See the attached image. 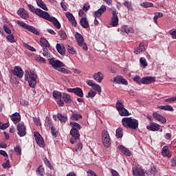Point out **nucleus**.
<instances>
[{
	"mask_svg": "<svg viewBox=\"0 0 176 176\" xmlns=\"http://www.w3.org/2000/svg\"><path fill=\"white\" fill-rule=\"evenodd\" d=\"M122 124L126 129H131V130H137L138 128V120L132 118H123L122 119Z\"/></svg>",
	"mask_w": 176,
	"mask_h": 176,
	"instance_id": "f257e3e1",
	"label": "nucleus"
},
{
	"mask_svg": "<svg viewBox=\"0 0 176 176\" xmlns=\"http://www.w3.org/2000/svg\"><path fill=\"white\" fill-rule=\"evenodd\" d=\"M49 64L50 65H52L54 69H56L62 74H71V71L63 67H64V63H63V62L60 61L59 60H54L53 58H50Z\"/></svg>",
	"mask_w": 176,
	"mask_h": 176,
	"instance_id": "f03ea898",
	"label": "nucleus"
},
{
	"mask_svg": "<svg viewBox=\"0 0 176 176\" xmlns=\"http://www.w3.org/2000/svg\"><path fill=\"white\" fill-rule=\"evenodd\" d=\"M38 76L36 73L34 72V70L26 71L25 74V80L28 82L30 87L32 89H35V86H36V78Z\"/></svg>",
	"mask_w": 176,
	"mask_h": 176,
	"instance_id": "7ed1b4c3",
	"label": "nucleus"
},
{
	"mask_svg": "<svg viewBox=\"0 0 176 176\" xmlns=\"http://www.w3.org/2000/svg\"><path fill=\"white\" fill-rule=\"evenodd\" d=\"M75 38L77 44L78 45V46H80V47H82L83 50H88L89 47H87V44L85 43V38H83V36L80 34V33L76 32Z\"/></svg>",
	"mask_w": 176,
	"mask_h": 176,
	"instance_id": "20e7f679",
	"label": "nucleus"
},
{
	"mask_svg": "<svg viewBox=\"0 0 176 176\" xmlns=\"http://www.w3.org/2000/svg\"><path fill=\"white\" fill-rule=\"evenodd\" d=\"M43 19H44L45 20H47L48 21H51L54 27L57 28V30H60L61 28V24L58 21V20H57V19H56L54 16H51L49 12H45V14L44 15Z\"/></svg>",
	"mask_w": 176,
	"mask_h": 176,
	"instance_id": "39448f33",
	"label": "nucleus"
},
{
	"mask_svg": "<svg viewBox=\"0 0 176 176\" xmlns=\"http://www.w3.org/2000/svg\"><path fill=\"white\" fill-rule=\"evenodd\" d=\"M102 142L104 148L111 146V137H109V133L107 130H103L102 132Z\"/></svg>",
	"mask_w": 176,
	"mask_h": 176,
	"instance_id": "423d86ee",
	"label": "nucleus"
},
{
	"mask_svg": "<svg viewBox=\"0 0 176 176\" xmlns=\"http://www.w3.org/2000/svg\"><path fill=\"white\" fill-rule=\"evenodd\" d=\"M28 8H29V10L32 12V13H34V14H36V16H38V17H41V19H43V17L45 16V14L47 12L42 10L40 8H35V7H34V6L31 4H28Z\"/></svg>",
	"mask_w": 176,
	"mask_h": 176,
	"instance_id": "0eeeda50",
	"label": "nucleus"
},
{
	"mask_svg": "<svg viewBox=\"0 0 176 176\" xmlns=\"http://www.w3.org/2000/svg\"><path fill=\"white\" fill-rule=\"evenodd\" d=\"M17 134L19 137H24L27 135V128L23 123H19L16 126Z\"/></svg>",
	"mask_w": 176,
	"mask_h": 176,
	"instance_id": "6e6552de",
	"label": "nucleus"
},
{
	"mask_svg": "<svg viewBox=\"0 0 176 176\" xmlns=\"http://www.w3.org/2000/svg\"><path fill=\"white\" fill-rule=\"evenodd\" d=\"M34 137L35 138V141L41 148H45V140H43V138L41 135V133L38 132L34 133Z\"/></svg>",
	"mask_w": 176,
	"mask_h": 176,
	"instance_id": "1a4fd4ad",
	"label": "nucleus"
},
{
	"mask_svg": "<svg viewBox=\"0 0 176 176\" xmlns=\"http://www.w3.org/2000/svg\"><path fill=\"white\" fill-rule=\"evenodd\" d=\"M70 135L72 138H70V144H75L80 138V133H79L78 131H73L70 130Z\"/></svg>",
	"mask_w": 176,
	"mask_h": 176,
	"instance_id": "9d476101",
	"label": "nucleus"
},
{
	"mask_svg": "<svg viewBox=\"0 0 176 176\" xmlns=\"http://www.w3.org/2000/svg\"><path fill=\"white\" fill-rule=\"evenodd\" d=\"M110 25L113 27H118V25H119V18L118 17V12L116 10L112 11V17Z\"/></svg>",
	"mask_w": 176,
	"mask_h": 176,
	"instance_id": "9b49d317",
	"label": "nucleus"
},
{
	"mask_svg": "<svg viewBox=\"0 0 176 176\" xmlns=\"http://www.w3.org/2000/svg\"><path fill=\"white\" fill-rule=\"evenodd\" d=\"M13 75L14 76H16V78H21L23 76H24V72H23V69H21L19 66H15L13 71H12Z\"/></svg>",
	"mask_w": 176,
	"mask_h": 176,
	"instance_id": "f8f14e48",
	"label": "nucleus"
},
{
	"mask_svg": "<svg viewBox=\"0 0 176 176\" xmlns=\"http://www.w3.org/2000/svg\"><path fill=\"white\" fill-rule=\"evenodd\" d=\"M153 118L154 119H155V120L160 122L163 124H164L167 122V120L166 119V118L164 116L159 114V113H157V112H154L153 113Z\"/></svg>",
	"mask_w": 176,
	"mask_h": 176,
	"instance_id": "ddd939ff",
	"label": "nucleus"
},
{
	"mask_svg": "<svg viewBox=\"0 0 176 176\" xmlns=\"http://www.w3.org/2000/svg\"><path fill=\"white\" fill-rule=\"evenodd\" d=\"M107 11V7L105 6H102L100 8L94 12V17L97 19V17H101L103 13H105Z\"/></svg>",
	"mask_w": 176,
	"mask_h": 176,
	"instance_id": "4468645a",
	"label": "nucleus"
},
{
	"mask_svg": "<svg viewBox=\"0 0 176 176\" xmlns=\"http://www.w3.org/2000/svg\"><path fill=\"white\" fill-rule=\"evenodd\" d=\"M146 129L149 131H159L160 130V124L156 122H151L150 125L146 126Z\"/></svg>",
	"mask_w": 176,
	"mask_h": 176,
	"instance_id": "2eb2a0df",
	"label": "nucleus"
},
{
	"mask_svg": "<svg viewBox=\"0 0 176 176\" xmlns=\"http://www.w3.org/2000/svg\"><path fill=\"white\" fill-rule=\"evenodd\" d=\"M156 80V78L153 76H146L142 78V85H150V83H153Z\"/></svg>",
	"mask_w": 176,
	"mask_h": 176,
	"instance_id": "dca6fc26",
	"label": "nucleus"
},
{
	"mask_svg": "<svg viewBox=\"0 0 176 176\" xmlns=\"http://www.w3.org/2000/svg\"><path fill=\"white\" fill-rule=\"evenodd\" d=\"M65 16L67 19H68L69 21L72 23V25L76 27V24H78V23L76 22V20H75V16H74V14L69 12H67L65 13Z\"/></svg>",
	"mask_w": 176,
	"mask_h": 176,
	"instance_id": "f3484780",
	"label": "nucleus"
},
{
	"mask_svg": "<svg viewBox=\"0 0 176 176\" xmlns=\"http://www.w3.org/2000/svg\"><path fill=\"white\" fill-rule=\"evenodd\" d=\"M93 78L96 82L101 83L104 79V74L101 72H98L93 74Z\"/></svg>",
	"mask_w": 176,
	"mask_h": 176,
	"instance_id": "a211bd4d",
	"label": "nucleus"
},
{
	"mask_svg": "<svg viewBox=\"0 0 176 176\" xmlns=\"http://www.w3.org/2000/svg\"><path fill=\"white\" fill-rule=\"evenodd\" d=\"M132 173L135 176H145V172H144V170L138 167H133L132 168Z\"/></svg>",
	"mask_w": 176,
	"mask_h": 176,
	"instance_id": "6ab92c4d",
	"label": "nucleus"
},
{
	"mask_svg": "<svg viewBox=\"0 0 176 176\" xmlns=\"http://www.w3.org/2000/svg\"><path fill=\"white\" fill-rule=\"evenodd\" d=\"M145 50H146V45H145L144 43H140V45L136 47L133 53H135V54H140V53H142V52H145Z\"/></svg>",
	"mask_w": 176,
	"mask_h": 176,
	"instance_id": "aec40b11",
	"label": "nucleus"
},
{
	"mask_svg": "<svg viewBox=\"0 0 176 176\" xmlns=\"http://www.w3.org/2000/svg\"><path fill=\"white\" fill-rule=\"evenodd\" d=\"M161 153L164 157H168V159H170L172 156L171 153H170V150H168V146H164Z\"/></svg>",
	"mask_w": 176,
	"mask_h": 176,
	"instance_id": "412c9836",
	"label": "nucleus"
},
{
	"mask_svg": "<svg viewBox=\"0 0 176 176\" xmlns=\"http://www.w3.org/2000/svg\"><path fill=\"white\" fill-rule=\"evenodd\" d=\"M69 93H74L78 97H83V91L82 89H67Z\"/></svg>",
	"mask_w": 176,
	"mask_h": 176,
	"instance_id": "4be33fe9",
	"label": "nucleus"
},
{
	"mask_svg": "<svg viewBox=\"0 0 176 176\" xmlns=\"http://www.w3.org/2000/svg\"><path fill=\"white\" fill-rule=\"evenodd\" d=\"M114 82L116 83H118L119 85H124L125 86H127L129 85V82L126 79H124L122 76H117L114 78Z\"/></svg>",
	"mask_w": 176,
	"mask_h": 176,
	"instance_id": "5701e85b",
	"label": "nucleus"
},
{
	"mask_svg": "<svg viewBox=\"0 0 176 176\" xmlns=\"http://www.w3.org/2000/svg\"><path fill=\"white\" fill-rule=\"evenodd\" d=\"M10 119L13 121L14 124H17V123L21 120V116H20V113H14L10 116Z\"/></svg>",
	"mask_w": 176,
	"mask_h": 176,
	"instance_id": "b1692460",
	"label": "nucleus"
},
{
	"mask_svg": "<svg viewBox=\"0 0 176 176\" xmlns=\"http://www.w3.org/2000/svg\"><path fill=\"white\" fill-rule=\"evenodd\" d=\"M56 50L61 56L65 55V47H64V44L57 43L56 45Z\"/></svg>",
	"mask_w": 176,
	"mask_h": 176,
	"instance_id": "393cba45",
	"label": "nucleus"
},
{
	"mask_svg": "<svg viewBox=\"0 0 176 176\" xmlns=\"http://www.w3.org/2000/svg\"><path fill=\"white\" fill-rule=\"evenodd\" d=\"M18 16H21V19H24L25 20H27L28 19V12L24 10V8L19 9L17 11Z\"/></svg>",
	"mask_w": 176,
	"mask_h": 176,
	"instance_id": "a878e982",
	"label": "nucleus"
},
{
	"mask_svg": "<svg viewBox=\"0 0 176 176\" xmlns=\"http://www.w3.org/2000/svg\"><path fill=\"white\" fill-rule=\"evenodd\" d=\"M119 151L123 153L125 156H131V151L129 148L124 147V146L120 145L118 146Z\"/></svg>",
	"mask_w": 176,
	"mask_h": 176,
	"instance_id": "bb28decb",
	"label": "nucleus"
},
{
	"mask_svg": "<svg viewBox=\"0 0 176 176\" xmlns=\"http://www.w3.org/2000/svg\"><path fill=\"white\" fill-rule=\"evenodd\" d=\"M121 32H126V34H134V29L129 28L127 25H124L121 28Z\"/></svg>",
	"mask_w": 176,
	"mask_h": 176,
	"instance_id": "cd10ccee",
	"label": "nucleus"
},
{
	"mask_svg": "<svg viewBox=\"0 0 176 176\" xmlns=\"http://www.w3.org/2000/svg\"><path fill=\"white\" fill-rule=\"evenodd\" d=\"M70 126H72L71 130L74 131H79L82 127L79 123L76 122H70Z\"/></svg>",
	"mask_w": 176,
	"mask_h": 176,
	"instance_id": "c85d7f7f",
	"label": "nucleus"
},
{
	"mask_svg": "<svg viewBox=\"0 0 176 176\" xmlns=\"http://www.w3.org/2000/svg\"><path fill=\"white\" fill-rule=\"evenodd\" d=\"M87 85L92 87V89H101V87L98 84L96 83L93 80H87Z\"/></svg>",
	"mask_w": 176,
	"mask_h": 176,
	"instance_id": "c756f323",
	"label": "nucleus"
},
{
	"mask_svg": "<svg viewBox=\"0 0 176 176\" xmlns=\"http://www.w3.org/2000/svg\"><path fill=\"white\" fill-rule=\"evenodd\" d=\"M80 24L82 28H89V27H90V25H89V21H87V18L86 17L80 19Z\"/></svg>",
	"mask_w": 176,
	"mask_h": 176,
	"instance_id": "7c9ffc66",
	"label": "nucleus"
},
{
	"mask_svg": "<svg viewBox=\"0 0 176 176\" xmlns=\"http://www.w3.org/2000/svg\"><path fill=\"white\" fill-rule=\"evenodd\" d=\"M158 109H162V111H168V112H173L174 108L171 105H161L157 107Z\"/></svg>",
	"mask_w": 176,
	"mask_h": 176,
	"instance_id": "2f4dec72",
	"label": "nucleus"
},
{
	"mask_svg": "<svg viewBox=\"0 0 176 176\" xmlns=\"http://www.w3.org/2000/svg\"><path fill=\"white\" fill-rule=\"evenodd\" d=\"M57 117L60 123H67V120H68V116L67 115L63 116L62 113H58Z\"/></svg>",
	"mask_w": 176,
	"mask_h": 176,
	"instance_id": "473e14b6",
	"label": "nucleus"
},
{
	"mask_svg": "<svg viewBox=\"0 0 176 176\" xmlns=\"http://www.w3.org/2000/svg\"><path fill=\"white\" fill-rule=\"evenodd\" d=\"M116 108L117 111H122L124 108V101L118 100L116 104Z\"/></svg>",
	"mask_w": 176,
	"mask_h": 176,
	"instance_id": "72a5a7b5",
	"label": "nucleus"
},
{
	"mask_svg": "<svg viewBox=\"0 0 176 176\" xmlns=\"http://www.w3.org/2000/svg\"><path fill=\"white\" fill-rule=\"evenodd\" d=\"M62 98L64 102H65L66 104H71V102H72V100L71 99V96H69V94H63L62 96Z\"/></svg>",
	"mask_w": 176,
	"mask_h": 176,
	"instance_id": "f704fd0d",
	"label": "nucleus"
},
{
	"mask_svg": "<svg viewBox=\"0 0 176 176\" xmlns=\"http://www.w3.org/2000/svg\"><path fill=\"white\" fill-rule=\"evenodd\" d=\"M58 34L60 36V41H65L68 38V36H67V33L63 30H60Z\"/></svg>",
	"mask_w": 176,
	"mask_h": 176,
	"instance_id": "c9c22d12",
	"label": "nucleus"
},
{
	"mask_svg": "<svg viewBox=\"0 0 176 176\" xmlns=\"http://www.w3.org/2000/svg\"><path fill=\"white\" fill-rule=\"evenodd\" d=\"M41 46H43L44 47H50V43L49 41L46 40L45 38H40Z\"/></svg>",
	"mask_w": 176,
	"mask_h": 176,
	"instance_id": "e433bc0d",
	"label": "nucleus"
},
{
	"mask_svg": "<svg viewBox=\"0 0 176 176\" xmlns=\"http://www.w3.org/2000/svg\"><path fill=\"white\" fill-rule=\"evenodd\" d=\"M36 2L37 3L38 6H39V8H41L43 10H47V6H46V4H45V2H43V1L36 0Z\"/></svg>",
	"mask_w": 176,
	"mask_h": 176,
	"instance_id": "4c0bfd02",
	"label": "nucleus"
},
{
	"mask_svg": "<svg viewBox=\"0 0 176 176\" xmlns=\"http://www.w3.org/2000/svg\"><path fill=\"white\" fill-rule=\"evenodd\" d=\"M116 138H122L123 137V128L119 127L116 131Z\"/></svg>",
	"mask_w": 176,
	"mask_h": 176,
	"instance_id": "58836bf2",
	"label": "nucleus"
},
{
	"mask_svg": "<svg viewBox=\"0 0 176 176\" xmlns=\"http://www.w3.org/2000/svg\"><path fill=\"white\" fill-rule=\"evenodd\" d=\"M36 173L38 175L44 176L45 175V168L43 165H40L37 169Z\"/></svg>",
	"mask_w": 176,
	"mask_h": 176,
	"instance_id": "ea45409f",
	"label": "nucleus"
},
{
	"mask_svg": "<svg viewBox=\"0 0 176 176\" xmlns=\"http://www.w3.org/2000/svg\"><path fill=\"white\" fill-rule=\"evenodd\" d=\"M26 30H28V31H30V32H32V34H34V35H39V32L36 30V28H35L32 25H29Z\"/></svg>",
	"mask_w": 176,
	"mask_h": 176,
	"instance_id": "a19ab883",
	"label": "nucleus"
},
{
	"mask_svg": "<svg viewBox=\"0 0 176 176\" xmlns=\"http://www.w3.org/2000/svg\"><path fill=\"white\" fill-rule=\"evenodd\" d=\"M97 94V92H96L95 89H91L86 96L87 98H94L96 97V95Z\"/></svg>",
	"mask_w": 176,
	"mask_h": 176,
	"instance_id": "79ce46f5",
	"label": "nucleus"
},
{
	"mask_svg": "<svg viewBox=\"0 0 176 176\" xmlns=\"http://www.w3.org/2000/svg\"><path fill=\"white\" fill-rule=\"evenodd\" d=\"M118 112L120 116H129L130 115V113H129V111H127V109H126L124 107L121 111H119Z\"/></svg>",
	"mask_w": 176,
	"mask_h": 176,
	"instance_id": "37998d69",
	"label": "nucleus"
},
{
	"mask_svg": "<svg viewBox=\"0 0 176 176\" xmlns=\"http://www.w3.org/2000/svg\"><path fill=\"white\" fill-rule=\"evenodd\" d=\"M45 127H47V129H50L52 126H53V124L52 123V120H50V118L46 117L45 118Z\"/></svg>",
	"mask_w": 176,
	"mask_h": 176,
	"instance_id": "c03bdc74",
	"label": "nucleus"
},
{
	"mask_svg": "<svg viewBox=\"0 0 176 176\" xmlns=\"http://www.w3.org/2000/svg\"><path fill=\"white\" fill-rule=\"evenodd\" d=\"M53 97L54 98H56V100H60L62 95L61 92L58 91H53Z\"/></svg>",
	"mask_w": 176,
	"mask_h": 176,
	"instance_id": "a18cd8bd",
	"label": "nucleus"
},
{
	"mask_svg": "<svg viewBox=\"0 0 176 176\" xmlns=\"http://www.w3.org/2000/svg\"><path fill=\"white\" fill-rule=\"evenodd\" d=\"M6 39L8 42L10 43H14L16 42V39L14 38V36L13 34H9L6 36Z\"/></svg>",
	"mask_w": 176,
	"mask_h": 176,
	"instance_id": "49530a36",
	"label": "nucleus"
},
{
	"mask_svg": "<svg viewBox=\"0 0 176 176\" xmlns=\"http://www.w3.org/2000/svg\"><path fill=\"white\" fill-rule=\"evenodd\" d=\"M72 120H79L82 119V115L78 113H72L71 116Z\"/></svg>",
	"mask_w": 176,
	"mask_h": 176,
	"instance_id": "de8ad7c7",
	"label": "nucleus"
},
{
	"mask_svg": "<svg viewBox=\"0 0 176 176\" xmlns=\"http://www.w3.org/2000/svg\"><path fill=\"white\" fill-rule=\"evenodd\" d=\"M140 63L141 65H142V68H146V67H148V62L145 58H140Z\"/></svg>",
	"mask_w": 176,
	"mask_h": 176,
	"instance_id": "09e8293b",
	"label": "nucleus"
},
{
	"mask_svg": "<svg viewBox=\"0 0 176 176\" xmlns=\"http://www.w3.org/2000/svg\"><path fill=\"white\" fill-rule=\"evenodd\" d=\"M16 24H18V25H19L20 27H22V28H25V30H27V28H28V24L21 21H16Z\"/></svg>",
	"mask_w": 176,
	"mask_h": 176,
	"instance_id": "8fccbe9b",
	"label": "nucleus"
},
{
	"mask_svg": "<svg viewBox=\"0 0 176 176\" xmlns=\"http://www.w3.org/2000/svg\"><path fill=\"white\" fill-rule=\"evenodd\" d=\"M141 6H142V8H153V4L151 2H143L141 3Z\"/></svg>",
	"mask_w": 176,
	"mask_h": 176,
	"instance_id": "3c124183",
	"label": "nucleus"
},
{
	"mask_svg": "<svg viewBox=\"0 0 176 176\" xmlns=\"http://www.w3.org/2000/svg\"><path fill=\"white\" fill-rule=\"evenodd\" d=\"M23 46L25 49H28V50H30V52H36V50L34 47L27 44L26 43H23Z\"/></svg>",
	"mask_w": 176,
	"mask_h": 176,
	"instance_id": "603ef678",
	"label": "nucleus"
},
{
	"mask_svg": "<svg viewBox=\"0 0 176 176\" xmlns=\"http://www.w3.org/2000/svg\"><path fill=\"white\" fill-rule=\"evenodd\" d=\"M67 49L70 54H76V50H75V48L74 47L67 45Z\"/></svg>",
	"mask_w": 176,
	"mask_h": 176,
	"instance_id": "864d4df0",
	"label": "nucleus"
},
{
	"mask_svg": "<svg viewBox=\"0 0 176 176\" xmlns=\"http://www.w3.org/2000/svg\"><path fill=\"white\" fill-rule=\"evenodd\" d=\"M43 162L45 164V166L50 168V170H52V164L50 163V161H49V160H47V158H44L43 159Z\"/></svg>",
	"mask_w": 176,
	"mask_h": 176,
	"instance_id": "5fc2aeb1",
	"label": "nucleus"
},
{
	"mask_svg": "<svg viewBox=\"0 0 176 176\" xmlns=\"http://www.w3.org/2000/svg\"><path fill=\"white\" fill-rule=\"evenodd\" d=\"M133 80L139 85H141V83H142V78H141V77L138 76V75L133 77Z\"/></svg>",
	"mask_w": 176,
	"mask_h": 176,
	"instance_id": "6e6d98bb",
	"label": "nucleus"
},
{
	"mask_svg": "<svg viewBox=\"0 0 176 176\" xmlns=\"http://www.w3.org/2000/svg\"><path fill=\"white\" fill-rule=\"evenodd\" d=\"M150 173L151 174H153V175H156V174H157V169H156V166H151Z\"/></svg>",
	"mask_w": 176,
	"mask_h": 176,
	"instance_id": "4d7b16f0",
	"label": "nucleus"
},
{
	"mask_svg": "<svg viewBox=\"0 0 176 176\" xmlns=\"http://www.w3.org/2000/svg\"><path fill=\"white\" fill-rule=\"evenodd\" d=\"M3 168H10V163L9 160H7L6 162L2 164Z\"/></svg>",
	"mask_w": 176,
	"mask_h": 176,
	"instance_id": "13d9d810",
	"label": "nucleus"
},
{
	"mask_svg": "<svg viewBox=\"0 0 176 176\" xmlns=\"http://www.w3.org/2000/svg\"><path fill=\"white\" fill-rule=\"evenodd\" d=\"M43 54L45 57H50V52H49V50L47 48H43Z\"/></svg>",
	"mask_w": 176,
	"mask_h": 176,
	"instance_id": "bf43d9fd",
	"label": "nucleus"
},
{
	"mask_svg": "<svg viewBox=\"0 0 176 176\" xmlns=\"http://www.w3.org/2000/svg\"><path fill=\"white\" fill-rule=\"evenodd\" d=\"M14 151L15 153H17V155H21V148H20L19 146L14 147Z\"/></svg>",
	"mask_w": 176,
	"mask_h": 176,
	"instance_id": "052dcab7",
	"label": "nucleus"
},
{
	"mask_svg": "<svg viewBox=\"0 0 176 176\" xmlns=\"http://www.w3.org/2000/svg\"><path fill=\"white\" fill-rule=\"evenodd\" d=\"M3 30L6 34H12V30H10V28H9V26L8 25H3Z\"/></svg>",
	"mask_w": 176,
	"mask_h": 176,
	"instance_id": "680f3d73",
	"label": "nucleus"
},
{
	"mask_svg": "<svg viewBox=\"0 0 176 176\" xmlns=\"http://www.w3.org/2000/svg\"><path fill=\"white\" fill-rule=\"evenodd\" d=\"M168 34H170V35L172 37V39H176V30H170L168 32Z\"/></svg>",
	"mask_w": 176,
	"mask_h": 176,
	"instance_id": "e2e57ef3",
	"label": "nucleus"
},
{
	"mask_svg": "<svg viewBox=\"0 0 176 176\" xmlns=\"http://www.w3.org/2000/svg\"><path fill=\"white\" fill-rule=\"evenodd\" d=\"M123 5L125 6V8H127V9H131V3L129 1H124Z\"/></svg>",
	"mask_w": 176,
	"mask_h": 176,
	"instance_id": "0e129e2a",
	"label": "nucleus"
},
{
	"mask_svg": "<svg viewBox=\"0 0 176 176\" xmlns=\"http://www.w3.org/2000/svg\"><path fill=\"white\" fill-rule=\"evenodd\" d=\"M9 126V123L2 124L1 125H0V129L1 130H6V129H8Z\"/></svg>",
	"mask_w": 176,
	"mask_h": 176,
	"instance_id": "69168bd1",
	"label": "nucleus"
},
{
	"mask_svg": "<svg viewBox=\"0 0 176 176\" xmlns=\"http://www.w3.org/2000/svg\"><path fill=\"white\" fill-rule=\"evenodd\" d=\"M170 166L172 167H176V157H173L171 160H170Z\"/></svg>",
	"mask_w": 176,
	"mask_h": 176,
	"instance_id": "338daca9",
	"label": "nucleus"
},
{
	"mask_svg": "<svg viewBox=\"0 0 176 176\" xmlns=\"http://www.w3.org/2000/svg\"><path fill=\"white\" fill-rule=\"evenodd\" d=\"M110 171L112 176H120L119 173L114 169H111Z\"/></svg>",
	"mask_w": 176,
	"mask_h": 176,
	"instance_id": "774afa93",
	"label": "nucleus"
}]
</instances>
